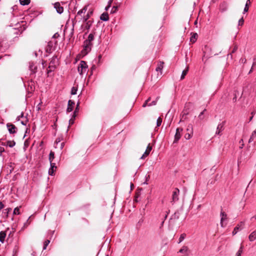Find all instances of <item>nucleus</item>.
<instances>
[{
  "label": "nucleus",
  "mask_w": 256,
  "mask_h": 256,
  "mask_svg": "<svg viewBox=\"0 0 256 256\" xmlns=\"http://www.w3.org/2000/svg\"><path fill=\"white\" fill-rule=\"evenodd\" d=\"M94 40V36L93 34H90L87 40H84V49L82 52L84 54H86L89 52L90 51L92 46V42Z\"/></svg>",
  "instance_id": "1"
},
{
  "label": "nucleus",
  "mask_w": 256,
  "mask_h": 256,
  "mask_svg": "<svg viewBox=\"0 0 256 256\" xmlns=\"http://www.w3.org/2000/svg\"><path fill=\"white\" fill-rule=\"evenodd\" d=\"M58 64V60L57 58V57L56 56H53L50 62V65L48 66V68L50 70H48V74L49 72L54 70Z\"/></svg>",
  "instance_id": "2"
},
{
  "label": "nucleus",
  "mask_w": 256,
  "mask_h": 256,
  "mask_svg": "<svg viewBox=\"0 0 256 256\" xmlns=\"http://www.w3.org/2000/svg\"><path fill=\"white\" fill-rule=\"evenodd\" d=\"M88 66L84 61H81L78 65V72L80 75H82L87 72Z\"/></svg>",
  "instance_id": "3"
},
{
  "label": "nucleus",
  "mask_w": 256,
  "mask_h": 256,
  "mask_svg": "<svg viewBox=\"0 0 256 256\" xmlns=\"http://www.w3.org/2000/svg\"><path fill=\"white\" fill-rule=\"evenodd\" d=\"M180 218V213L178 212H174V214H172L170 219L169 220V224L170 226H173L179 218Z\"/></svg>",
  "instance_id": "4"
},
{
  "label": "nucleus",
  "mask_w": 256,
  "mask_h": 256,
  "mask_svg": "<svg viewBox=\"0 0 256 256\" xmlns=\"http://www.w3.org/2000/svg\"><path fill=\"white\" fill-rule=\"evenodd\" d=\"M225 124H226V122L224 121V122H222L221 123H220L218 125L217 128H216V134H218V135H220V136L222 134L221 132L222 130H224V126L225 125Z\"/></svg>",
  "instance_id": "5"
},
{
  "label": "nucleus",
  "mask_w": 256,
  "mask_h": 256,
  "mask_svg": "<svg viewBox=\"0 0 256 256\" xmlns=\"http://www.w3.org/2000/svg\"><path fill=\"white\" fill-rule=\"evenodd\" d=\"M186 130L188 132L185 134L184 138L186 140H190L192 138V127L191 125H188V126Z\"/></svg>",
  "instance_id": "6"
},
{
  "label": "nucleus",
  "mask_w": 256,
  "mask_h": 256,
  "mask_svg": "<svg viewBox=\"0 0 256 256\" xmlns=\"http://www.w3.org/2000/svg\"><path fill=\"white\" fill-rule=\"evenodd\" d=\"M180 194V190L178 188H175L172 192V202H175L178 200V195Z\"/></svg>",
  "instance_id": "7"
},
{
  "label": "nucleus",
  "mask_w": 256,
  "mask_h": 256,
  "mask_svg": "<svg viewBox=\"0 0 256 256\" xmlns=\"http://www.w3.org/2000/svg\"><path fill=\"white\" fill-rule=\"evenodd\" d=\"M220 226L222 228H224L226 226V224H224V220H226L228 219L227 218V214L224 212L221 211L220 214Z\"/></svg>",
  "instance_id": "8"
},
{
  "label": "nucleus",
  "mask_w": 256,
  "mask_h": 256,
  "mask_svg": "<svg viewBox=\"0 0 256 256\" xmlns=\"http://www.w3.org/2000/svg\"><path fill=\"white\" fill-rule=\"evenodd\" d=\"M6 126L10 134H15L16 132V130L17 128L14 124L10 123H8L6 124Z\"/></svg>",
  "instance_id": "9"
},
{
  "label": "nucleus",
  "mask_w": 256,
  "mask_h": 256,
  "mask_svg": "<svg viewBox=\"0 0 256 256\" xmlns=\"http://www.w3.org/2000/svg\"><path fill=\"white\" fill-rule=\"evenodd\" d=\"M152 150V146L150 145L149 144L148 146H147L146 149L144 152V154H142V156L140 157V159H144L146 157L148 156L150 154V151Z\"/></svg>",
  "instance_id": "10"
},
{
  "label": "nucleus",
  "mask_w": 256,
  "mask_h": 256,
  "mask_svg": "<svg viewBox=\"0 0 256 256\" xmlns=\"http://www.w3.org/2000/svg\"><path fill=\"white\" fill-rule=\"evenodd\" d=\"M244 224V222H241L238 224L237 226H236L234 228L232 232V235H235L237 233L238 231L239 230L242 229Z\"/></svg>",
  "instance_id": "11"
},
{
  "label": "nucleus",
  "mask_w": 256,
  "mask_h": 256,
  "mask_svg": "<svg viewBox=\"0 0 256 256\" xmlns=\"http://www.w3.org/2000/svg\"><path fill=\"white\" fill-rule=\"evenodd\" d=\"M54 8L56 9L57 12L60 14H62L64 12L63 7L61 6L60 4L58 2L54 4Z\"/></svg>",
  "instance_id": "12"
},
{
  "label": "nucleus",
  "mask_w": 256,
  "mask_h": 256,
  "mask_svg": "<svg viewBox=\"0 0 256 256\" xmlns=\"http://www.w3.org/2000/svg\"><path fill=\"white\" fill-rule=\"evenodd\" d=\"M228 8V4L226 2H222L220 5V10L222 12H224L227 10Z\"/></svg>",
  "instance_id": "13"
},
{
  "label": "nucleus",
  "mask_w": 256,
  "mask_h": 256,
  "mask_svg": "<svg viewBox=\"0 0 256 256\" xmlns=\"http://www.w3.org/2000/svg\"><path fill=\"white\" fill-rule=\"evenodd\" d=\"M75 103L74 101L72 100H69L68 102V108L66 109V112H72L73 110V108L74 106Z\"/></svg>",
  "instance_id": "14"
},
{
  "label": "nucleus",
  "mask_w": 256,
  "mask_h": 256,
  "mask_svg": "<svg viewBox=\"0 0 256 256\" xmlns=\"http://www.w3.org/2000/svg\"><path fill=\"white\" fill-rule=\"evenodd\" d=\"M29 69L33 74H35L36 72L37 66L34 62H30Z\"/></svg>",
  "instance_id": "15"
},
{
  "label": "nucleus",
  "mask_w": 256,
  "mask_h": 256,
  "mask_svg": "<svg viewBox=\"0 0 256 256\" xmlns=\"http://www.w3.org/2000/svg\"><path fill=\"white\" fill-rule=\"evenodd\" d=\"M50 168L48 170V174L50 176H52L54 173V170L56 168V166L55 163L50 162Z\"/></svg>",
  "instance_id": "16"
},
{
  "label": "nucleus",
  "mask_w": 256,
  "mask_h": 256,
  "mask_svg": "<svg viewBox=\"0 0 256 256\" xmlns=\"http://www.w3.org/2000/svg\"><path fill=\"white\" fill-rule=\"evenodd\" d=\"M53 46L52 42H50L48 43L47 46L46 48V52L47 53H51L52 50V48Z\"/></svg>",
  "instance_id": "17"
},
{
  "label": "nucleus",
  "mask_w": 256,
  "mask_h": 256,
  "mask_svg": "<svg viewBox=\"0 0 256 256\" xmlns=\"http://www.w3.org/2000/svg\"><path fill=\"white\" fill-rule=\"evenodd\" d=\"M92 10H88L86 15V16H83L82 18V19L83 20V22H86L88 20V19L90 18V16L92 14Z\"/></svg>",
  "instance_id": "18"
},
{
  "label": "nucleus",
  "mask_w": 256,
  "mask_h": 256,
  "mask_svg": "<svg viewBox=\"0 0 256 256\" xmlns=\"http://www.w3.org/2000/svg\"><path fill=\"white\" fill-rule=\"evenodd\" d=\"M88 6H85L82 10H80L77 12V16H80L82 18V14L86 13V10H88Z\"/></svg>",
  "instance_id": "19"
},
{
  "label": "nucleus",
  "mask_w": 256,
  "mask_h": 256,
  "mask_svg": "<svg viewBox=\"0 0 256 256\" xmlns=\"http://www.w3.org/2000/svg\"><path fill=\"white\" fill-rule=\"evenodd\" d=\"M100 19L103 21H108L109 19L108 14L106 12H104L101 14Z\"/></svg>",
  "instance_id": "20"
},
{
  "label": "nucleus",
  "mask_w": 256,
  "mask_h": 256,
  "mask_svg": "<svg viewBox=\"0 0 256 256\" xmlns=\"http://www.w3.org/2000/svg\"><path fill=\"white\" fill-rule=\"evenodd\" d=\"M248 240L250 242H253L256 240V232H252L248 236Z\"/></svg>",
  "instance_id": "21"
},
{
  "label": "nucleus",
  "mask_w": 256,
  "mask_h": 256,
  "mask_svg": "<svg viewBox=\"0 0 256 256\" xmlns=\"http://www.w3.org/2000/svg\"><path fill=\"white\" fill-rule=\"evenodd\" d=\"M6 233L5 232L2 231L0 232V242L3 243L4 242Z\"/></svg>",
  "instance_id": "22"
},
{
  "label": "nucleus",
  "mask_w": 256,
  "mask_h": 256,
  "mask_svg": "<svg viewBox=\"0 0 256 256\" xmlns=\"http://www.w3.org/2000/svg\"><path fill=\"white\" fill-rule=\"evenodd\" d=\"M164 62H160L158 64V67L156 68V70L157 72H162V69L163 68Z\"/></svg>",
  "instance_id": "23"
},
{
  "label": "nucleus",
  "mask_w": 256,
  "mask_h": 256,
  "mask_svg": "<svg viewBox=\"0 0 256 256\" xmlns=\"http://www.w3.org/2000/svg\"><path fill=\"white\" fill-rule=\"evenodd\" d=\"M180 138H181V134H180L179 133H178L176 132L175 136H174V143H177Z\"/></svg>",
  "instance_id": "24"
},
{
  "label": "nucleus",
  "mask_w": 256,
  "mask_h": 256,
  "mask_svg": "<svg viewBox=\"0 0 256 256\" xmlns=\"http://www.w3.org/2000/svg\"><path fill=\"white\" fill-rule=\"evenodd\" d=\"M251 4V2H250V0H247L246 2V5H245V7L244 8V14L247 12L248 10V6L250 5Z\"/></svg>",
  "instance_id": "25"
},
{
  "label": "nucleus",
  "mask_w": 256,
  "mask_h": 256,
  "mask_svg": "<svg viewBox=\"0 0 256 256\" xmlns=\"http://www.w3.org/2000/svg\"><path fill=\"white\" fill-rule=\"evenodd\" d=\"M197 37H198V34L196 33L193 34L192 35V36H191V38H190V41L194 43L196 41Z\"/></svg>",
  "instance_id": "26"
},
{
  "label": "nucleus",
  "mask_w": 256,
  "mask_h": 256,
  "mask_svg": "<svg viewBox=\"0 0 256 256\" xmlns=\"http://www.w3.org/2000/svg\"><path fill=\"white\" fill-rule=\"evenodd\" d=\"M256 137V129L253 132L252 136H250L248 142H250L254 140V138Z\"/></svg>",
  "instance_id": "27"
},
{
  "label": "nucleus",
  "mask_w": 256,
  "mask_h": 256,
  "mask_svg": "<svg viewBox=\"0 0 256 256\" xmlns=\"http://www.w3.org/2000/svg\"><path fill=\"white\" fill-rule=\"evenodd\" d=\"M16 142L14 141H10L8 140L6 142V145L10 148H12L14 146H15Z\"/></svg>",
  "instance_id": "28"
},
{
  "label": "nucleus",
  "mask_w": 256,
  "mask_h": 256,
  "mask_svg": "<svg viewBox=\"0 0 256 256\" xmlns=\"http://www.w3.org/2000/svg\"><path fill=\"white\" fill-rule=\"evenodd\" d=\"M188 250V248L186 246H183L179 250V252L180 253H185Z\"/></svg>",
  "instance_id": "29"
},
{
  "label": "nucleus",
  "mask_w": 256,
  "mask_h": 256,
  "mask_svg": "<svg viewBox=\"0 0 256 256\" xmlns=\"http://www.w3.org/2000/svg\"><path fill=\"white\" fill-rule=\"evenodd\" d=\"M30 0H20V4L22 6L28 5L30 4Z\"/></svg>",
  "instance_id": "30"
},
{
  "label": "nucleus",
  "mask_w": 256,
  "mask_h": 256,
  "mask_svg": "<svg viewBox=\"0 0 256 256\" xmlns=\"http://www.w3.org/2000/svg\"><path fill=\"white\" fill-rule=\"evenodd\" d=\"M54 158V152L51 151L49 154V160L50 162H52V161Z\"/></svg>",
  "instance_id": "31"
},
{
  "label": "nucleus",
  "mask_w": 256,
  "mask_h": 256,
  "mask_svg": "<svg viewBox=\"0 0 256 256\" xmlns=\"http://www.w3.org/2000/svg\"><path fill=\"white\" fill-rule=\"evenodd\" d=\"M79 106H80V102H78L77 103V104H76V110H74V112L73 113V117L74 118H76V113L78 112V110H79Z\"/></svg>",
  "instance_id": "32"
},
{
  "label": "nucleus",
  "mask_w": 256,
  "mask_h": 256,
  "mask_svg": "<svg viewBox=\"0 0 256 256\" xmlns=\"http://www.w3.org/2000/svg\"><path fill=\"white\" fill-rule=\"evenodd\" d=\"M188 72V68L182 71L181 76H180L181 80H182L184 78V76H186Z\"/></svg>",
  "instance_id": "33"
},
{
  "label": "nucleus",
  "mask_w": 256,
  "mask_h": 256,
  "mask_svg": "<svg viewBox=\"0 0 256 256\" xmlns=\"http://www.w3.org/2000/svg\"><path fill=\"white\" fill-rule=\"evenodd\" d=\"M86 22V28L87 29V30H88L90 28L91 26H92V22L91 20H87Z\"/></svg>",
  "instance_id": "34"
},
{
  "label": "nucleus",
  "mask_w": 256,
  "mask_h": 256,
  "mask_svg": "<svg viewBox=\"0 0 256 256\" xmlns=\"http://www.w3.org/2000/svg\"><path fill=\"white\" fill-rule=\"evenodd\" d=\"M186 236V234H182L179 238L178 243L180 244L181 242H182L185 238Z\"/></svg>",
  "instance_id": "35"
},
{
  "label": "nucleus",
  "mask_w": 256,
  "mask_h": 256,
  "mask_svg": "<svg viewBox=\"0 0 256 256\" xmlns=\"http://www.w3.org/2000/svg\"><path fill=\"white\" fill-rule=\"evenodd\" d=\"M61 140H62V138H58L56 139V142H54V146L56 148H58L59 143L60 142Z\"/></svg>",
  "instance_id": "36"
},
{
  "label": "nucleus",
  "mask_w": 256,
  "mask_h": 256,
  "mask_svg": "<svg viewBox=\"0 0 256 256\" xmlns=\"http://www.w3.org/2000/svg\"><path fill=\"white\" fill-rule=\"evenodd\" d=\"M168 212H166V214H162V216L164 217V218L162 219V224H161V226H162L164 223V220H166V218H167V216H168Z\"/></svg>",
  "instance_id": "37"
},
{
  "label": "nucleus",
  "mask_w": 256,
  "mask_h": 256,
  "mask_svg": "<svg viewBox=\"0 0 256 256\" xmlns=\"http://www.w3.org/2000/svg\"><path fill=\"white\" fill-rule=\"evenodd\" d=\"M50 240H46L44 244L43 250H46V248L47 246L50 244Z\"/></svg>",
  "instance_id": "38"
},
{
  "label": "nucleus",
  "mask_w": 256,
  "mask_h": 256,
  "mask_svg": "<svg viewBox=\"0 0 256 256\" xmlns=\"http://www.w3.org/2000/svg\"><path fill=\"white\" fill-rule=\"evenodd\" d=\"M13 213L14 214H20V208H18V207L16 208L14 210Z\"/></svg>",
  "instance_id": "39"
},
{
  "label": "nucleus",
  "mask_w": 256,
  "mask_h": 256,
  "mask_svg": "<svg viewBox=\"0 0 256 256\" xmlns=\"http://www.w3.org/2000/svg\"><path fill=\"white\" fill-rule=\"evenodd\" d=\"M242 248L243 246L242 245L236 254V256H241V254L242 252Z\"/></svg>",
  "instance_id": "40"
},
{
  "label": "nucleus",
  "mask_w": 256,
  "mask_h": 256,
  "mask_svg": "<svg viewBox=\"0 0 256 256\" xmlns=\"http://www.w3.org/2000/svg\"><path fill=\"white\" fill-rule=\"evenodd\" d=\"M162 122V119L161 118L159 117L156 120V125L157 126H160Z\"/></svg>",
  "instance_id": "41"
},
{
  "label": "nucleus",
  "mask_w": 256,
  "mask_h": 256,
  "mask_svg": "<svg viewBox=\"0 0 256 256\" xmlns=\"http://www.w3.org/2000/svg\"><path fill=\"white\" fill-rule=\"evenodd\" d=\"M12 210V208H8L6 209H5L4 212V214H6V216L7 217L8 216V214Z\"/></svg>",
  "instance_id": "42"
},
{
  "label": "nucleus",
  "mask_w": 256,
  "mask_h": 256,
  "mask_svg": "<svg viewBox=\"0 0 256 256\" xmlns=\"http://www.w3.org/2000/svg\"><path fill=\"white\" fill-rule=\"evenodd\" d=\"M206 111V109H204L202 112L199 116H198V118L200 120H202L204 119V117L203 116V114L204 112Z\"/></svg>",
  "instance_id": "43"
},
{
  "label": "nucleus",
  "mask_w": 256,
  "mask_h": 256,
  "mask_svg": "<svg viewBox=\"0 0 256 256\" xmlns=\"http://www.w3.org/2000/svg\"><path fill=\"white\" fill-rule=\"evenodd\" d=\"M77 88L75 87H72L71 90V94H76Z\"/></svg>",
  "instance_id": "44"
},
{
  "label": "nucleus",
  "mask_w": 256,
  "mask_h": 256,
  "mask_svg": "<svg viewBox=\"0 0 256 256\" xmlns=\"http://www.w3.org/2000/svg\"><path fill=\"white\" fill-rule=\"evenodd\" d=\"M244 20L243 18H242L238 20V26H242L244 24Z\"/></svg>",
  "instance_id": "45"
},
{
  "label": "nucleus",
  "mask_w": 256,
  "mask_h": 256,
  "mask_svg": "<svg viewBox=\"0 0 256 256\" xmlns=\"http://www.w3.org/2000/svg\"><path fill=\"white\" fill-rule=\"evenodd\" d=\"M150 100V98H149L146 100V102H144V103L142 105V106L143 107H146V106H148V102Z\"/></svg>",
  "instance_id": "46"
},
{
  "label": "nucleus",
  "mask_w": 256,
  "mask_h": 256,
  "mask_svg": "<svg viewBox=\"0 0 256 256\" xmlns=\"http://www.w3.org/2000/svg\"><path fill=\"white\" fill-rule=\"evenodd\" d=\"M118 10V6H114L112 9L111 12L114 13Z\"/></svg>",
  "instance_id": "47"
},
{
  "label": "nucleus",
  "mask_w": 256,
  "mask_h": 256,
  "mask_svg": "<svg viewBox=\"0 0 256 256\" xmlns=\"http://www.w3.org/2000/svg\"><path fill=\"white\" fill-rule=\"evenodd\" d=\"M208 58H209V56H206V52L204 50V56L202 57V61H204V60L205 58H206V59L207 60Z\"/></svg>",
  "instance_id": "48"
},
{
  "label": "nucleus",
  "mask_w": 256,
  "mask_h": 256,
  "mask_svg": "<svg viewBox=\"0 0 256 256\" xmlns=\"http://www.w3.org/2000/svg\"><path fill=\"white\" fill-rule=\"evenodd\" d=\"M23 116H24V112H22L21 113V114H20V116H17V118H16V120L18 121V120H20V118H22Z\"/></svg>",
  "instance_id": "49"
},
{
  "label": "nucleus",
  "mask_w": 256,
  "mask_h": 256,
  "mask_svg": "<svg viewBox=\"0 0 256 256\" xmlns=\"http://www.w3.org/2000/svg\"><path fill=\"white\" fill-rule=\"evenodd\" d=\"M182 128H177L176 130V132L178 133H179L180 134H181V132H182Z\"/></svg>",
  "instance_id": "50"
},
{
  "label": "nucleus",
  "mask_w": 256,
  "mask_h": 256,
  "mask_svg": "<svg viewBox=\"0 0 256 256\" xmlns=\"http://www.w3.org/2000/svg\"><path fill=\"white\" fill-rule=\"evenodd\" d=\"M74 118L73 116L72 118H70L69 120V124H72L74 123Z\"/></svg>",
  "instance_id": "51"
},
{
  "label": "nucleus",
  "mask_w": 256,
  "mask_h": 256,
  "mask_svg": "<svg viewBox=\"0 0 256 256\" xmlns=\"http://www.w3.org/2000/svg\"><path fill=\"white\" fill-rule=\"evenodd\" d=\"M156 104V100H153L151 103H150L148 104V106H154Z\"/></svg>",
  "instance_id": "52"
},
{
  "label": "nucleus",
  "mask_w": 256,
  "mask_h": 256,
  "mask_svg": "<svg viewBox=\"0 0 256 256\" xmlns=\"http://www.w3.org/2000/svg\"><path fill=\"white\" fill-rule=\"evenodd\" d=\"M64 144H64V142H61V143L60 144V150H62L63 148H64Z\"/></svg>",
  "instance_id": "53"
},
{
  "label": "nucleus",
  "mask_w": 256,
  "mask_h": 256,
  "mask_svg": "<svg viewBox=\"0 0 256 256\" xmlns=\"http://www.w3.org/2000/svg\"><path fill=\"white\" fill-rule=\"evenodd\" d=\"M4 151V148L0 146V155H2V152Z\"/></svg>",
  "instance_id": "54"
},
{
  "label": "nucleus",
  "mask_w": 256,
  "mask_h": 256,
  "mask_svg": "<svg viewBox=\"0 0 256 256\" xmlns=\"http://www.w3.org/2000/svg\"><path fill=\"white\" fill-rule=\"evenodd\" d=\"M4 206L2 202H0V210L4 208Z\"/></svg>",
  "instance_id": "55"
},
{
  "label": "nucleus",
  "mask_w": 256,
  "mask_h": 256,
  "mask_svg": "<svg viewBox=\"0 0 256 256\" xmlns=\"http://www.w3.org/2000/svg\"><path fill=\"white\" fill-rule=\"evenodd\" d=\"M232 100H233L234 102H236V94H234V96L232 98Z\"/></svg>",
  "instance_id": "56"
},
{
  "label": "nucleus",
  "mask_w": 256,
  "mask_h": 256,
  "mask_svg": "<svg viewBox=\"0 0 256 256\" xmlns=\"http://www.w3.org/2000/svg\"><path fill=\"white\" fill-rule=\"evenodd\" d=\"M240 62L242 63H245L246 62V58H241L240 59Z\"/></svg>",
  "instance_id": "57"
},
{
  "label": "nucleus",
  "mask_w": 256,
  "mask_h": 256,
  "mask_svg": "<svg viewBox=\"0 0 256 256\" xmlns=\"http://www.w3.org/2000/svg\"><path fill=\"white\" fill-rule=\"evenodd\" d=\"M58 36V33H56L53 36V38H56Z\"/></svg>",
  "instance_id": "58"
},
{
  "label": "nucleus",
  "mask_w": 256,
  "mask_h": 256,
  "mask_svg": "<svg viewBox=\"0 0 256 256\" xmlns=\"http://www.w3.org/2000/svg\"><path fill=\"white\" fill-rule=\"evenodd\" d=\"M40 104H38V106L36 107V109H37V110H39L40 109V106H39V105H40Z\"/></svg>",
  "instance_id": "59"
},
{
  "label": "nucleus",
  "mask_w": 256,
  "mask_h": 256,
  "mask_svg": "<svg viewBox=\"0 0 256 256\" xmlns=\"http://www.w3.org/2000/svg\"><path fill=\"white\" fill-rule=\"evenodd\" d=\"M21 124H22V125H24L26 126V122H24V121H22L21 122Z\"/></svg>",
  "instance_id": "60"
},
{
  "label": "nucleus",
  "mask_w": 256,
  "mask_h": 256,
  "mask_svg": "<svg viewBox=\"0 0 256 256\" xmlns=\"http://www.w3.org/2000/svg\"><path fill=\"white\" fill-rule=\"evenodd\" d=\"M110 5H109V6H106V8H105V10H108V9L110 8Z\"/></svg>",
  "instance_id": "61"
},
{
  "label": "nucleus",
  "mask_w": 256,
  "mask_h": 256,
  "mask_svg": "<svg viewBox=\"0 0 256 256\" xmlns=\"http://www.w3.org/2000/svg\"><path fill=\"white\" fill-rule=\"evenodd\" d=\"M101 58H102V56L100 54L98 56V61H100V60Z\"/></svg>",
  "instance_id": "62"
},
{
  "label": "nucleus",
  "mask_w": 256,
  "mask_h": 256,
  "mask_svg": "<svg viewBox=\"0 0 256 256\" xmlns=\"http://www.w3.org/2000/svg\"><path fill=\"white\" fill-rule=\"evenodd\" d=\"M256 112H252L251 114H252V116H254V115L255 114Z\"/></svg>",
  "instance_id": "63"
},
{
  "label": "nucleus",
  "mask_w": 256,
  "mask_h": 256,
  "mask_svg": "<svg viewBox=\"0 0 256 256\" xmlns=\"http://www.w3.org/2000/svg\"><path fill=\"white\" fill-rule=\"evenodd\" d=\"M253 116H250V120H252V118H253Z\"/></svg>",
  "instance_id": "64"
}]
</instances>
